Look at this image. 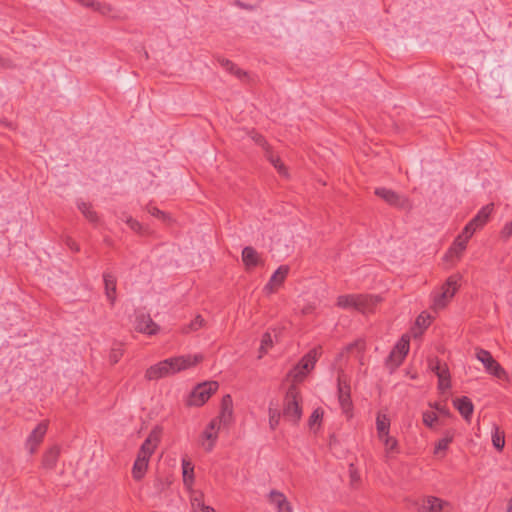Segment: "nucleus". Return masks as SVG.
I'll use <instances>...</instances> for the list:
<instances>
[{
  "mask_svg": "<svg viewBox=\"0 0 512 512\" xmlns=\"http://www.w3.org/2000/svg\"><path fill=\"white\" fill-rule=\"evenodd\" d=\"M64 243L66 244V246H68L73 252H79L80 251V247L79 245L70 237V236H66L64 238Z\"/></svg>",
  "mask_w": 512,
  "mask_h": 512,
  "instance_id": "8fccbe9b",
  "label": "nucleus"
},
{
  "mask_svg": "<svg viewBox=\"0 0 512 512\" xmlns=\"http://www.w3.org/2000/svg\"><path fill=\"white\" fill-rule=\"evenodd\" d=\"M126 223L132 230H134L138 233H141L142 225L136 219H133L132 217H128L126 220Z\"/></svg>",
  "mask_w": 512,
  "mask_h": 512,
  "instance_id": "49530a36",
  "label": "nucleus"
},
{
  "mask_svg": "<svg viewBox=\"0 0 512 512\" xmlns=\"http://www.w3.org/2000/svg\"><path fill=\"white\" fill-rule=\"evenodd\" d=\"M210 430H212L210 427H208L205 431H204V436L206 439L208 440H211L212 442L209 444V446L207 447V450L208 451H211L212 448H213V442L215 441V439L217 438V435L212 433Z\"/></svg>",
  "mask_w": 512,
  "mask_h": 512,
  "instance_id": "3c124183",
  "label": "nucleus"
},
{
  "mask_svg": "<svg viewBox=\"0 0 512 512\" xmlns=\"http://www.w3.org/2000/svg\"><path fill=\"white\" fill-rule=\"evenodd\" d=\"M265 156L268 159V161L278 170L280 174L286 175L285 165L281 162L280 158L277 155H274L270 148H267V150L265 151Z\"/></svg>",
  "mask_w": 512,
  "mask_h": 512,
  "instance_id": "c85d7f7f",
  "label": "nucleus"
},
{
  "mask_svg": "<svg viewBox=\"0 0 512 512\" xmlns=\"http://www.w3.org/2000/svg\"><path fill=\"white\" fill-rule=\"evenodd\" d=\"M436 376L438 380H447V378H451L449 368L446 363H443L442 370H440Z\"/></svg>",
  "mask_w": 512,
  "mask_h": 512,
  "instance_id": "de8ad7c7",
  "label": "nucleus"
},
{
  "mask_svg": "<svg viewBox=\"0 0 512 512\" xmlns=\"http://www.w3.org/2000/svg\"><path fill=\"white\" fill-rule=\"evenodd\" d=\"M300 392L295 384H292L285 395L283 416L293 424H297L302 416V408L299 404Z\"/></svg>",
  "mask_w": 512,
  "mask_h": 512,
  "instance_id": "f03ea898",
  "label": "nucleus"
},
{
  "mask_svg": "<svg viewBox=\"0 0 512 512\" xmlns=\"http://www.w3.org/2000/svg\"><path fill=\"white\" fill-rule=\"evenodd\" d=\"M233 418V401L232 397L229 394L223 396L221 400V411L220 415L217 419H214L210 422L209 427L214 429L217 423L223 426H227L231 423Z\"/></svg>",
  "mask_w": 512,
  "mask_h": 512,
  "instance_id": "9d476101",
  "label": "nucleus"
},
{
  "mask_svg": "<svg viewBox=\"0 0 512 512\" xmlns=\"http://www.w3.org/2000/svg\"><path fill=\"white\" fill-rule=\"evenodd\" d=\"M494 205L492 203L487 204L482 207L478 213L468 222V224L464 227L463 233L468 234V237H472V235L480 228H482L488 221Z\"/></svg>",
  "mask_w": 512,
  "mask_h": 512,
  "instance_id": "1a4fd4ad",
  "label": "nucleus"
},
{
  "mask_svg": "<svg viewBox=\"0 0 512 512\" xmlns=\"http://www.w3.org/2000/svg\"><path fill=\"white\" fill-rule=\"evenodd\" d=\"M338 400L344 413L348 414L352 409L351 387L347 375L339 372L337 377Z\"/></svg>",
  "mask_w": 512,
  "mask_h": 512,
  "instance_id": "0eeeda50",
  "label": "nucleus"
},
{
  "mask_svg": "<svg viewBox=\"0 0 512 512\" xmlns=\"http://www.w3.org/2000/svg\"><path fill=\"white\" fill-rule=\"evenodd\" d=\"M376 428L379 439H383V437L389 433L390 419L387 415L378 413L376 418Z\"/></svg>",
  "mask_w": 512,
  "mask_h": 512,
  "instance_id": "b1692460",
  "label": "nucleus"
},
{
  "mask_svg": "<svg viewBox=\"0 0 512 512\" xmlns=\"http://www.w3.org/2000/svg\"><path fill=\"white\" fill-rule=\"evenodd\" d=\"M380 440L384 443L387 452H398V441L394 437L389 436V433Z\"/></svg>",
  "mask_w": 512,
  "mask_h": 512,
  "instance_id": "4c0bfd02",
  "label": "nucleus"
},
{
  "mask_svg": "<svg viewBox=\"0 0 512 512\" xmlns=\"http://www.w3.org/2000/svg\"><path fill=\"white\" fill-rule=\"evenodd\" d=\"M204 324V319L202 318L201 315H197L194 320H192L190 322V324L188 326H185L183 328V332L184 333H189L191 331H197L198 329H200Z\"/></svg>",
  "mask_w": 512,
  "mask_h": 512,
  "instance_id": "58836bf2",
  "label": "nucleus"
},
{
  "mask_svg": "<svg viewBox=\"0 0 512 512\" xmlns=\"http://www.w3.org/2000/svg\"><path fill=\"white\" fill-rule=\"evenodd\" d=\"M476 358L484 365L485 369L490 374L499 379L506 377V371L493 358L489 351L482 348H476Z\"/></svg>",
  "mask_w": 512,
  "mask_h": 512,
  "instance_id": "6e6552de",
  "label": "nucleus"
},
{
  "mask_svg": "<svg viewBox=\"0 0 512 512\" xmlns=\"http://www.w3.org/2000/svg\"><path fill=\"white\" fill-rule=\"evenodd\" d=\"M453 405L465 420H470L474 411V405L470 398L467 396L456 398L453 400Z\"/></svg>",
  "mask_w": 512,
  "mask_h": 512,
  "instance_id": "a211bd4d",
  "label": "nucleus"
},
{
  "mask_svg": "<svg viewBox=\"0 0 512 512\" xmlns=\"http://www.w3.org/2000/svg\"><path fill=\"white\" fill-rule=\"evenodd\" d=\"M60 451L61 449L58 445H54L46 450L42 457V467L48 470L54 469L58 462Z\"/></svg>",
  "mask_w": 512,
  "mask_h": 512,
  "instance_id": "aec40b11",
  "label": "nucleus"
},
{
  "mask_svg": "<svg viewBox=\"0 0 512 512\" xmlns=\"http://www.w3.org/2000/svg\"><path fill=\"white\" fill-rule=\"evenodd\" d=\"M415 325L420 329L419 335H421L430 325V315L420 314L416 319Z\"/></svg>",
  "mask_w": 512,
  "mask_h": 512,
  "instance_id": "ea45409f",
  "label": "nucleus"
},
{
  "mask_svg": "<svg viewBox=\"0 0 512 512\" xmlns=\"http://www.w3.org/2000/svg\"><path fill=\"white\" fill-rule=\"evenodd\" d=\"M313 309L314 308L311 305H308V306H306V307H304L302 309V313L305 314V315L309 314V313H311L313 311Z\"/></svg>",
  "mask_w": 512,
  "mask_h": 512,
  "instance_id": "052dcab7",
  "label": "nucleus"
},
{
  "mask_svg": "<svg viewBox=\"0 0 512 512\" xmlns=\"http://www.w3.org/2000/svg\"><path fill=\"white\" fill-rule=\"evenodd\" d=\"M321 355V347H315L305 354L299 363L290 372L294 382H302L306 375L314 369V366Z\"/></svg>",
  "mask_w": 512,
  "mask_h": 512,
  "instance_id": "7ed1b4c3",
  "label": "nucleus"
},
{
  "mask_svg": "<svg viewBox=\"0 0 512 512\" xmlns=\"http://www.w3.org/2000/svg\"><path fill=\"white\" fill-rule=\"evenodd\" d=\"M470 238L471 237H468V234H464L462 232V234L455 239L452 246L449 248L446 256L460 257V255L466 249L467 242Z\"/></svg>",
  "mask_w": 512,
  "mask_h": 512,
  "instance_id": "412c9836",
  "label": "nucleus"
},
{
  "mask_svg": "<svg viewBox=\"0 0 512 512\" xmlns=\"http://www.w3.org/2000/svg\"><path fill=\"white\" fill-rule=\"evenodd\" d=\"M289 273V267L286 265L280 266L271 276L269 282L265 285L264 290L268 293H273L281 286Z\"/></svg>",
  "mask_w": 512,
  "mask_h": 512,
  "instance_id": "2eb2a0df",
  "label": "nucleus"
},
{
  "mask_svg": "<svg viewBox=\"0 0 512 512\" xmlns=\"http://www.w3.org/2000/svg\"><path fill=\"white\" fill-rule=\"evenodd\" d=\"M218 62L224 69H226L229 73L233 74L240 80L247 77V72L237 67L236 64H234L232 61L226 58H218Z\"/></svg>",
  "mask_w": 512,
  "mask_h": 512,
  "instance_id": "5701e85b",
  "label": "nucleus"
},
{
  "mask_svg": "<svg viewBox=\"0 0 512 512\" xmlns=\"http://www.w3.org/2000/svg\"><path fill=\"white\" fill-rule=\"evenodd\" d=\"M431 407L435 408L441 415L445 417H451L450 410L445 405L434 403L433 405H431Z\"/></svg>",
  "mask_w": 512,
  "mask_h": 512,
  "instance_id": "09e8293b",
  "label": "nucleus"
},
{
  "mask_svg": "<svg viewBox=\"0 0 512 512\" xmlns=\"http://www.w3.org/2000/svg\"><path fill=\"white\" fill-rule=\"evenodd\" d=\"M451 387V378H447V380H438V389L441 391H445Z\"/></svg>",
  "mask_w": 512,
  "mask_h": 512,
  "instance_id": "4d7b16f0",
  "label": "nucleus"
},
{
  "mask_svg": "<svg viewBox=\"0 0 512 512\" xmlns=\"http://www.w3.org/2000/svg\"><path fill=\"white\" fill-rule=\"evenodd\" d=\"M419 512H454V506L439 497L425 496L417 503Z\"/></svg>",
  "mask_w": 512,
  "mask_h": 512,
  "instance_id": "423d86ee",
  "label": "nucleus"
},
{
  "mask_svg": "<svg viewBox=\"0 0 512 512\" xmlns=\"http://www.w3.org/2000/svg\"><path fill=\"white\" fill-rule=\"evenodd\" d=\"M281 414L277 409L269 408V425L274 430L280 421Z\"/></svg>",
  "mask_w": 512,
  "mask_h": 512,
  "instance_id": "a19ab883",
  "label": "nucleus"
},
{
  "mask_svg": "<svg viewBox=\"0 0 512 512\" xmlns=\"http://www.w3.org/2000/svg\"><path fill=\"white\" fill-rule=\"evenodd\" d=\"M81 5L90 7L95 11H99L102 14H106L111 11V7L107 4H103L94 0H77Z\"/></svg>",
  "mask_w": 512,
  "mask_h": 512,
  "instance_id": "cd10ccee",
  "label": "nucleus"
},
{
  "mask_svg": "<svg viewBox=\"0 0 512 512\" xmlns=\"http://www.w3.org/2000/svg\"><path fill=\"white\" fill-rule=\"evenodd\" d=\"M443 363L440 362L438 359L431 360L429 362V368L432 372L437 374L440 370H442Z\"/></svg>",
  "mask_w": 512,
  "mask_h": 512,
  "instance_id": "864d4df0",
  "label": "nucleus"
},
{
  "mask_svg": "<svg viewBox=\"0 0 512 512\" xmlns=\"http://www.w3.org/2000/svg\"><path fill=\"white\" fill-rule=\"evenodd\" d=\"M136 330L140 333L154 335L158 332L159 326L152 320L150 315L140 314L136 317Z\"/></svg>",
  "mask_w": 512,
  "mask_h": 512,
  "instance_id": "4468645a",
  "label": "nucleus"
},
{
  "mask_svg": "<svg viewBox=\"0 0 512 512\" xmlns=\"http://www.w3.org/2000/svg\"><path fill=\"white\" fill-rule=\"evenodd\" d=\"M79 210L83 213V215L92 223L98 222V215L97 213L92 209L91 204L86 202H81L78 204Z\"/></svg>",
  "mask_w": 512,
  "mask_h": 512,
  "instance_id": "473e14b6",
  "label": "nucleus"
},
{
  "mask_svg": "<svg viewBox=\"0 0 512 512\" xmlns=\"http://www.w3.org/2000/svg\"><path fill=\"white\" fill-rule=\"evenodd\" d=\"M453 438L454 434L450 431H446L445 436L435 444L434 454L437 455L441 451H446L449 447V444L452 443Z\"/></svg>",
  "mask_w": 512,
  "mask_h": 512,
  "instance_id": "c756f323",
  "label": "nucleus"
},
{
  "mask_svg": "<svg viewBox=\"0 0 512 512\" xmlns=\"http://www.w3.org/2000/svg\"><path fill=\"white\" fill-rule=\"evenodd\" d=\"M273 347V340H272V336L269 332H265L263 335H262V339H261V345L259 347V356L258 358L261 359L267 352L270 348Z\"/></svg>",
  "mask_w": 512,
  "mask_h": 512,
  "instance_id": "72a5a7b5",
  "label": "nucleus"
},
{
  "mask_svg": "<svg viewBox=\"0 0 512 512\" xmlns=\"http://www.w3.org/2000/svg\"><path fill=\"white\" fill-rule=\"evenodd\" d=\"M271 501L276 505L278 512H292V507L285 495L279 491H271Z\"/></svg>",
  "mask_w": 512,
  "mask_h": 512,
  "instance_id": "4be33fe9",
  "label": "nucleus"
},
{
  "mask_svg": "<svg viewBox=\"0 0 512 512\" xmlns=\"http://www.w3.org/2000/svg\"><path fill=\"white\" fill-rule=\"evenodd\" d=\"M48 429V423L46 421L40 422L30 433L26 441V448L30 454H34L38 446L42 443L44 436Z\"/></svg>",
  "mask_w": 512,
  "mask_h": 512,
  "instance_id": "f8f14e48",
  "label": "nucleus"
},
{
  "mask_svg": "<svg viewBox=\"0 0 512 512\" xmlns=\"http://www.w3.org/2000/svg\"><path fill=\"white\" fill-rule=\"evenodd\" d=\"M162 434V428L159 426H155L149 433L148 437L142 443L140 449L148 452L149 454H153L158 444L160 443Z\"/></svg>",
  "mask_w": 512,
  "mask_h": 512,
  "instance_id": "f3484780",
  "label": "nucleus"
},
{
  "mask_svg": "<svg viewBox=\"0 0 512 512\" xmlns=\"http://www.w3.org/2000/svg\"><path fill=\"white\" fill-rule=\"evenodd\" d=\"M0 67L1 68H12L13 64L10 60L4 59L0 56Z\"/></svg>",
  "mask_w": 512,
  "mask_h": 512,
  "instance_id": "bf43d9fd",
  "label": "nucleus"
},
{
  "mask_svg": "<svg viewBox=\"0 0 512 512\" xmlns=\"http://www.w3.org/2000/svg\"><path fill=\"white\" fill-rule=\"evenodd\" d=\"M242 261L247 269H251L258 265H263L264 262L260 258L258 252L251 246H246L242 250Z\"/></svg>",
  "mask_w": 512,
  "mask_h": 512,
  "instance_id": "6ab92c4d",
  "label": "nucleus"
},
{
  "mask_svg": "<svg viewBox=\"0 0 512 512\" xmlns=\"http://www.w3.org/2000/svg\"><path fill=\"white\" fill-rule=\"evenodd\" d=\"M381 301L379 296L368 294H356V311L370 312Z\"/></svg>",
  "mask_w": 512,
  "mask_h": 512,
  "instance_id": "ddd939ff",
  "label": "nucleus"
},
{
  "mask_svg": "<svg viewBox=\"0 0 512 512\" xmlns=\"http://www.w3.org/2000/svg\"><path fill=\"white\" fill-rule=\"evenodd\" d=\"M492 443H493V446L498 451H502L505 446L504 432L500 431L498 427L495 428V431L492 435Z\"/></svg>",
  "mask_w": 512,
  "mask_h": 512,
  "instance_id": "f704fd0d",
  "label": "nucleus"
},
{
  "mask_svg": "<svg viewBox=\"0 0 512 512\" xmlns=\"http://www.w3.org/2000/svg\"><path fill=\"white\" fill-rule=\"evenodd\" d=\"M105 295L111 305L116 301L117 278L112 272L103 273Z\"/></svg>",
  "mask_w": 512,
  "mask_h": 512,
  "instance_id": "dca6fc26",
  "label": "nucleus"
},
{
  "mask_svg": "<svg viewBox=\"0 0 512 512\" xmlns=\"http://www.w3.org/2000/svg\"><path fill=\"white\" fill-rule=\"evenodd\" d=\"M151 457V454H149L148 452L146 451H143L141 449H139L138 451V454H137V460H142V461H145V462H149V459Z\"/></svg>",
  "mask_w": 512,
  "mask_h": 512,
  "instance_id": "13d9d810",
  "label": "nucleus"
},
{
  "mask_svg": "<svg viewBox=\"0 0 512 512\" xmlns=\"http://www.w3.org/2000/svg\"><path fill=\"white\" fill-rule=\"evenodd\" d=\"M375 195L383 199L390 206L399 210L410 212L413 208L412 201L405 195L399 194L384 187L376 188Z\"/></svg>",
  "mask_w": 512,
  "mask_h": 512,
  "instance_id": "20e7f679",
  "label": "nucleus"
},
{
  "mask_svg": "<svg viewBox=\"0 0 512 512\" xmlns=\"http://www.w3.org/2000/svg\"><path fill=\"white\" fill-rule=\"evenodd\" d=\"M459 280V275H451L450 277H448V279L446 280L445 284L442 287V293H440L435 299V305L437 307H445L447 301L453 298L458 289Z\"/></svg>",
  "mask_w": 512,
  "mask_h": 512,
  "instance_id": "9b49d317",
  "label": "nucleus"
},
{
  "mask_svg": "<svg viewBox=\"0 0 512 512\" xmlns=\"http://www.w3.org/2000/svg\"><path fill=\"white\" fill-rule=\"evenodd\" d=\"M403 360L404 359H400V353L395 352V350L392 349V351L390 352V354L388 355V357L386 359V365L391 370H394L402 364Z\"/></svg>",
  "mask_w": 512,
  "mask_h": 512,
  "instance_id": "c9c22d12",
  "label": "nucleus"
},
{
  "mask_svg": "<svg viewBox=\"0 0 512 512\" xmlns=\"http://www.w3.org/2000/svg\"><path fill=\"white\" fill-rule=\"evenodd\" d=\"M219 387L216 381H207L198 384L190 393L187 399L188 406H202L217 391Z\"/></svg>",
  "mask_w": 512,
  "mask_h": 512,
  "instance_id": "39448f33",
  "label": "nucleus"
},
{
  "mask_svg": "<svg viewBox=\"0 0 512 512\" xmlns=\"http://www.w3.org/2000/svg\"><path fill=\"white\" fill-rule=\"evenodd\" d=\"M409 343H410L409 336L408 335H403L401 337V339L394 346L393 349L395 350V352H399L400 353V359H405L406 355L408 354V352H409Z\"/></svg>",
  "mask_w": 512,
  "mask_h": 512,
  "instance_id": "2f4dec72",
  "label": "nucleus"
},
{
  "mask_svg": "<svg viewBox=\"0 0 512 512\" xmlns=\"http://www.w3.org/2000/svg\"><path fill=\"white\" fill-rule=\"evenodd\" d=\"M191 507L193 512H216L214 508L205 505L202 494H195L191 498Z\"/></svg>",
  "mask_w": 512,
  "mask_h": 512,
  "instance_id": "393cba45",
  "label": "nucleus"
},
{
  "mask_svg": "<svg viewBox=\"0 0 512 512\" xmlns=\"http://www.w3.org/2000/svg\"><path fill=\"white\" fill-rule=\"evenodd\" d=\"M147 211L149 214H151L152 216L154 217H157V218H161L163 219L164 221H166V219L168 218V216L166 215L165 212L159 210L157 207L155 206H151V205H148L147 206Z\"/></svg>",
  "mask_w": 512,
  "mask_h": 512,
  "instance_id": "c03bdc74",
  "label": "nucleus"
},
{
  "mask_svg": "<svg viewBox=\"0 0 512 512\" xmlns=\"http://www.w3.org/2000/svg\"><path fill=\"white\" fill-rule=\"evenodd\" d=\"M147 468H148V463L147 462L136 459L134 464H133V469H132L133 478L136 481L141 480L144 477V475H145V473L147 471Z\"/></svg>",
  "mask_w": 512,
  "mask_h": 512,
  "instance_id": "7c9ffc66",
  "label": "nucleus"
},
{
  "mask_svg": "<svg viewBox=\"0 0 512 512\" xmlns=\"http://www.w3.org/2000/svg\"><path fill=\"white\" fill-rule=\"evenodd\" d=\"M323 417V410L320 408L315 409L309 417V426L313 427L314 424L318 423Z\"/></svg>",
  "mask_w": 512,
  "mask_h": 512,
  "instance_id": "37998d69",
  "label": "nucleus"
},
{
  "mask_svg": "<svg viewBox=\"0 0 512 512\" xmlns=\"http://www.w3.org/2000/svg\"><path fill=\"white\" fill-rule=\"evenodd\" d=\"M336 305L343 309L356 310V294L340 295L337 298Z\"/></svg>",
  "mask_w": 512,
  "mask_h": 512,
  "instance_id": "bb28decb",
  "label": "nucleus"
},
{
  "mask_svg": "<svg viewBox=\"0 0 512 512\" xmlns=\"http://www.w3.org/2000/svg\"><path fill=\"white\" fill-rule=\"evenodd\" d=\"M403 360L404 359H400V353L395 352V350L392 349V351L390 352V354L388 355V357L386 359V365L391 370H394L402 364Z\"/></svg>",
  "mask_w": 512,
  "mask_h": 512,
  "instance_id": "e433bc0d",
  "label": "nucleus"
},
{
  "mask_svg": "<svg viewBox=\"0 0 512 512\" xmlns=\"http://www.w3.org/2000/svg\"><path fill=\"white\" fill-rule=\"evenodd\" d=\"M183 482L191 485L194 481V465L187 459H182Z\"/></svg>",
  "mask_w": 512,
  "mask_h": 512,
  "instance_id": "a878e982",
  "label": "nucleus"
},
{
  "mask_svg": "<svg viewBox=\"0 0 512 512\" xmlns=\"http://www.w3.org/2000/svg\"><path fill=\"white\" fill-rule=\"evenodd\" d=\"M350 479L352 484H355L360 481V476L358 472L354 469L353 464L350 465Z\"/></svg>",
  "mask_w": 512,
  "mask_h": 512,
  "instance_id": "6e6d98bb",
  "label": "nucleus"
},
{
  "mask_svg": "<svg viewBox=\"0 0 512 512\" xmlns=\"http://www.w3.org/2000/svg\"><path fill=\"white\" fill-rule=\"evenodd\" d=\"M507 512H512V498L509 500Z\"/></svg>",
  "mask_w": 512,
  "mask_h": 512,
  "instance_id": "680f3d73",
  "label": "nucleus"
},
{
  "mask_svg": "<svg viewBox=\"0 0 512 512\" xmlns=\"http://www.w3.org/2000/svg\"><path fill=\"white\" fill-rule=\"evenodd\" d=\"M512 235V221L506 223L501 230V237L508 239Z\"/></svg>",
  "mask_w": 512,
  "mask_h": 512,
  "instance_id": "603ef678",
  "label": "nucleus"
},
{
  "mask_svg": "<svg viewBox=\"0 0 512 512\" xmlns=\"http://www.w3.org/2000/svg\"><path fill=\"white\" fill-rule=\"evenodd\" d=\"M203 359L202 355H182L171 357L150 366L145 372L147 380H158L174 375L182 370L195 366Z\"/></svg>",
  "mask_w": 512,
  "mask_h": 512,
  "instance_id": "f257e3e1",
  "label": "nucleus"
},
{
  "mask_svg": "<svg viewBox=\"0 0 512 512\" xmlns=\"http://www.w3.org/2000/svg\"><path fill=\"white\" fill-rule=\"evenodd\" d=\"M438 420V416L435 412L433 411H425L423 413V423L429 427V428H433L434 426V423Z\"/></svg>",
  "mask_w": 512,
  "mask_h": 512,
  "instance_id": "79ce46f5",
  "label": "nucleus"
},
{
  "mask_svg": "<svg viewBox=\"0 0 512 512\" xmlns=\"http://www.w3.org/2000/svg\"><path fill=\"white\" fill-rule=\"evenodd\" d=\"M122 355H123V350L120 347L112 348L110 355H109L111 364H116L120 360Z\"/></svg>",
  "mask_w": 512,
  "mask_h": 512,
  "instance_id": "a18cd8bd",
  "label": "nucleus"
},
{
  "mask_svg": "<svg viewBox=\"0 0 512 512\" xmlns=\"http://www.w3.org/2000/svg\"><path fill=\"white\" fill-rule=\"evenodd\" d=\"M253 140L261 147H263L265 149V151L267 150V148L269 149L270 146L269 144L267 143L266 139L260 135V134H255V136H253Z\"/></svg>",
  "mask_w": 512,
  "mask_h": 512,
  "instance_id": "5fc2aeb1",
  "label": "nucleus"
}]
</instances>
